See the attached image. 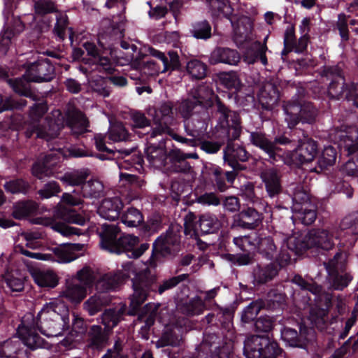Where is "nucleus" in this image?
<instances>
[{
    "instance_id": "nucleus-1",
    "label": "nucleus",
    "mask_w": 358,
    "mask_h": 358,
    "mask_svg": "<svg viewBox=\"0 0 358 358\" xmlns=\"http://www.w3.org/2000/svg\"><path fill=\"white\" fill-rule=\"evenodd\" d=\"M121 270L109 272L102 276L96 287L103 292L115 290L122 284L131 279L134 293L131 298L128 314L135 315L141 310V306L148 297L155 294H162L172 289L180 282L187 280L189 275L183 273L159 282L156 274L149 268L138 269L133 262L122 264Z\"/></svg>"
},
{
    "instance_id": "nucleus-2",
    "label": "nucleus",
    "mask_w": 358,
    "mask_h": 358,
    "mask_svg": "<svg viewBox=\"0 0 358 358\" xmlns=\"http://www.w3.org/2000/svg\"><path fill=\"white\" fill-rule=\"evenodd\" d=\"M48 337L57 336L70 330L69 309L62 302L45 303L36 317L26 313L17 328V334L23 343L31 350L48 349L50 344L38 333Z\"/></svg>"
},
{
    "instance_id": "nucleus-3",
    "label": "nucleus",
    "mask_w": 358,
    "mask_h": 358,
    "mask_svg": "<svg viewBox=\"0 0 358 358\" xmlns=\"http://www.w3.org/2000/svg\"><path fill=\"white\" fill-rule=\"evenodd\" d=\"M102 248L111 252L126 253L128 257L139 258L150 247L149 243L140 244L138 236L134 235H120V229L114 224H103L100 233Z\"/></svg>"
},
{
    "instance_id": "nucleus-4",
    "label": "nucleus",
    "mask_w": 358,
    "mask_h": 358,
    "mask_svg": "<svg viewBox=\"0 0 358 358\" xmlns=\"http://www.w3.org/2000/svg\"><path fill=\"white\" fill-rule=\"evenodd\" d=\"M55 78V66L45 58L27 64L25 73L20 78L8 80L9 86L20 96L35 99L30 83L50 82Z\"/></svg>"
},
{
    "instance_id": "nucleus-5",
    "label": "nucleus",
    "mask_w": 358,
    "mask_h": 358,
    "mask_svg": "<svg viewBox=\"0 0 358 358\" xmlns=\"http://www.w3.org/2000/svg\"><path fill=\"white\" fill-rule=\"evenodd\" d=\"M320 74L331 80L328 87L330 99H344L358 108V83H346L342 69L338 65H324Z\"/></svg>"
},
{
    "instance_id": "nucleus-6",
    "label": "nucleus",
    "mask_w": 358,
    "mask_h": 358,
    "mask_svg": "<svg viewBox=\"0 0 358 358\" xmlns=\"http://www.w3.org/2000/svg\"><path fill=\"white\" fill-rule=\"evenodd\" d=\"M335 245L334 236L327 231L319 229L310 230L303 237L290 236L287 238V248L296 255L312 250L318 253L331 250Z\"/></svg>"
},
{
    "instance_id": "nucleus-7",
    "label": "nucleus",
    "mask_w": 358,
    "mask_h": 358,
    "mask_svg": "<svg viewBox=\"0 0 358 358\" xmlns=\"http://www.w3.org/2000/svg\"><path fill=\"white\" fill-rule=\"evenodd\" d=\"M148 159L152 164H157L159 166H166L167 159L176 166V171L187 173L191 166L187 162V159H198L199 156L196 152L185 153L180 149L173 148L169 152L160 146L150 145L145 150Z\"/></svg>"
},
{
    "instance_id": "nucleus-8",
    "label": "nucleus",
    "mask_w": 358,
    "mask_h": 358,
    "mask_svg": "<svg viewBox=\"0 0 358 358\" xmlns=\"http://www.w3.org/2000/svg\"><path fill=\"white\" fill-rule=\"evenodd\" d=\"M246 358H285V352L278 342L268 336L253 335L244 342Z\"/></svg>"
},
{
    "instance_id": "nucleus-9",
    "label": "nucleus",
    "mask_w": 358,
    "mask_h": 358,
    "mask_svg": "<svg viewBox=\"0 0 358 358\" xmlns=\"http://www.w3.org/2000/svg\"><path fill=\"white\" fill-rule=\"evenodd\" d=\"M299 329L298 331L293 328L284 327L280 330L282 340L292 348L304 349L307 351L315 349L317 341L315 329L301 323Z\"/></svg>"
},
{
    "instance_id": "nucleus-10",
    "label": "nucleus",
    "mask_w": 358,
    "mask_h": 358,
    "mask_svg": "<svg viewBox=\"0 0 358 358\" xmlns=\"http://www.w3.org/2000/svg\"><path fill=\"white\" fill-rule=\"evenodd\" d=\"M62 152H50L45 155L42 159H38L31 166V174L38 179L44 177L60 176L64 170L62 162Z\"/></svg>"
},
{
    "instance_id": "nucleus-11",
    "label": "nucleus",
    "mask_w": 358,
    "mask_h": 358,
    "mask_svg": "<svg viewBox=\"0 0 358 358\" xmlns=\"http://www.w3.org/2000/svg\"><path fill=\"white\" fill-rule=\"evenodd\" d=\"M93 273L88 267H84L77 272V282L69 285L64 292V296L72 303H78L86 296L88 289L94 284Z\"/></svg>"
},
{
    "instance_id": "nucleus-12",
    "label": "nucleus",
    "mask_w": 358,
    "mask_h": 358,
    "mask_svg": "<svg viewBox=\"0 0 358 358\" xmlns=\"http://www.w3.org/2000/svg\"><path fill=\"white\" fill-rule=\"evenodd\" d=\"M250 141L251 143L262 150L267 156L265 158L268 162L275 165L278 162H285V148H277L271 139H269L267 135L262 131H252L250 134Z\"/></svg>"
},
{
    "instance_id": "nucleus-13",
    "label": "nucleus",
    "mask_w": 358,
    "mask_h": 358,
    "mask_svg": "<svg viewBox=\"0 0 358 358\" xmlns=\"http://www.w3.org/2000/svg\"><path fill=\"white\" fill-rule=\"evenodd\" d=\"M174 108L175 105L170 101H162L155 108L153 120L156 126L154 128H150L151 138L161 135L163 132L171 131L170 126L174 121Z\"/></svg>"
},
{
    "instance_id": "nucleus-14",
    "label": "nucleus",
    "mask_w": 358,
    "mask_h": 358,
    "mask_svg": "<svg viewBox=\"0 0 358 358\" xmlns=\"http://www.w3.org/2000/svg\"><path fill=\"white\" fill-rule=\"evenodd\" d=\"M250 157L251 155L246 149L238 144L228 143L224 149V164L238 175L248 170V166L244 163L248 162Z\"/></svg>"
},
{
    "instance_id": "nucleus-15",
    "label": "nucleus",
    "mask_w": 358,
    "mask_h": 358,
    "mask_svg": "<svg viewBox=\"0 0 358 358\" xmlns=\"http://www.w3.org/2000/svg\"><path fill=\"white\" fill-rule=\"evenodd\" d=\"M83 47L86 50L87 55L89 56L84 60L85 64L95 65L94 69L106 74H113L117 71L110 58L101 55V50L94 43L85 42Z\"/></svg>"
},
{
    "instance_id": "nucleus-16",
    "label": "nucleus",
    "mask_w": 358,
    "mask_h": 358,
    "mask_svg": "<svg viewBox=\"0 0 358 358\" xmlns=\"http://www.w3.org/2000/svg\"><path fill=\"white\" fill-rule=\"evenodd\" d=\"M318 146L317 141L308 137L289 153V159L284 162L296 165L312 162L319 154Z\"/></svg>"
},
{
    "instance_id": "nucleus-17",
    "label": "nucleus",
    "mask_w": 358,
    "mask_h": 358,
    "mask_svg": "<svg viewBox=\"0 0 358 358\" xmlns=\"http://www.w3.org/2000/svg\"><path fill=\"white\" fill-rule=\"evenodd\" d=\"M206 174L212 181L213 187L220 192H225L233 185L238 176L235 171H224L220 166L208 164L205 166Z\"/></svg>"
},
{
    "instance_id": "nucleus-18",
    "label": "nucleus",
    "mask_w": 358,
    "mask_h": 358,
    "mask_svg": "<svg viewBox=\"0 0 358 358\" xmlns=\"http://www.w3.org/2000/svg\"><path fill=\"white\" fill-rule=\"evenodd\" d=\"M260 178L266 196L271 199H278L284 189L281 171L274 167L268 168L261 172Z\"/></svg>"
},
{
    "instance_id": "nucleus-19",
    "label": "nucleus",
    "mask_w": 358,
    "mask_h": 358,
    "mask_svg": "<svg viewBox=\"0 0 358 358\" xmlns=\"http://www.w3.org/2000/svg\"><path fill=\"white\" fill-rule=\"evenodd\" d=\"M264 216L254 208H243L234 216L233 228L252 230L262 225Z\"/></svg>"
},
{
    "instance_id": "nucleus-20",
    "label": "nucleus",
    "mask_w": 358,
    "mask_h": 358,
    "mask_svg": "<svg viewBox=\"0 0 358 358\" xmlns=\"http://www.w3.org/2000/svg\"><path fill=\"white\" fill-rule=\"evenodd\" d=\"M331 139L338 147L344 148L348 155L358 151V128L350 127L345 131L336 129L330 134Z\"/></svg>"
},
{
    "instance_id": "nucleus-21",
    "label": "nucleus",
    "mask_w": 358,
    "mask_h": 358,
    "mask_svg": "<svg viewBox=\"0 0 358 358\" xmlns=\"http://www.w3.org/2000/svg\"><path fill=\"white\" fill-rule=\"evenodd\" d=\"M210 120V117L208 110L193 115L192 117L183 122L185 132L194 139L195 138H200L207 134Z\"/></svg>"
},
{
    "instance_id": "nucleus-22",
    "label": "nucleus",
    "mask_w": 358,
    "mask_h": 358,
    "mask_svg": "<svg viewBox=\"0 0 358 358\" xmlns=\"http://www.w3.org/2000/svg\"><path fill=\"white\" fill-rule=\"evenodd\" d=\"M62 201L70 207L79 206L83 203L80 198L73 196L69 193H64ZM61 218L66 222L76 224L80 226L85 224L87 220L71 208H65L60 213Z\"/></svg>"
},
{
    "instance_id": "nucleus-23",
    "label": "nucleus",
    "mask_w": 358,
    "mask_h": 358,
    "mask_svg": "<svg viewBox=\"0 0 358 358\" xmlns=\"http://www.w3.org/2000/svg\"><path fill=\"white\" fill-rule=\"evenodd\" d=\"M209 5L215 14L217 15H222L231 22L236 35H239L241 39L246 38V35L243 36V34L241 33L238 23L235 22V18L236 17L233 15L234 8L231 6L229 0H209Z\"/></svg>"
},
{
    "instance_id": "nucleus-24",
    "label": "nucleus",
    "mask_w": 358,
    "mask_h": 358,
    "mask_svg": "<svg viewBox=\"0 0 358 358\" xmlns=\"http://www.w3.org/2000/svg\"><path fill=\"white\" fill-rule=\"evenodd\" d=\"M241 55L238 50L226 47H216L211 52L209 63L211 65L224 64L236 66L241 61Z\"/></svg>"
},
{
    "instance_id": "nucleus-25",
    "label": "nucleus",
    "mask_w": 358,
    "mask_h": 358,
    "mask_svg": "<svg viewBox=\"0 0 358 358\" xmlns=\"http://www.w3.org/2000/svg\"><path fill=\"white\" fill-rule=\"evenodd\" d=\"M122 208L123 203L119 197L106 198L98 208V213L106 220L115 221L121 217Z\"/></svg>"
},
{
    "instance_id": "nucleus-26",
    "label": "nucleus",
    "mask_w": 358,
    "mask_h": 358,
    "mask_svg": "<svg viewBox=\"0 0 358 358\" xmlns=\"http://www.w3.org/2000/svg\"><path fill=\"white\" fill-rule=\"evenodd\" d=\"M219 80L227 91L224 92L229 99L237 100L238 93L241 90L243 84L238 76L234 71L222 72L219 74Z\"/></svg>"
},
{
    "instance_id": "nucleus-27",
    "label": "nucleus",
    "mask_w": 358,
    "mask_h": 358,
    "mask_svg": "<svg viewBox=\"0 0 358 358\" xmlns=\"http://www.w3.org/2000/svg\"><path fill=\"white\" fill-rule=\"evenodd\" d=\"M280 99L278 87L273 83H266L258 94L259 104L265 110H272Z\"/></svg>"
},
{
    "instance_id": "nucleus-28",
    "label": "nucleus",
    "mask_w": 358,
    "mask_h": 358,
    "mask_svg": "<svg viewBox=\"0 0 358 358\" xmlns=\"http://www.w3.org/2000/svg\"><path fill=\"white\" fill-rule=\"evenodd\" d=\"M199 101L194 100L189 94L185 99H182L175 104V110L178 115H180L183 122L192 117L193 115L199 114L205 110Z\"/></svg>"
},
{
    "instance_id": "nucleus-29",
    "label": "nucleus",
    "mask_w": 358,
    "mask_h": 358,
    "mask_svg": "<svg viewBox=\"0 0 358 358\" xmlns=\"http://www.w3.org/2000/svg\"><path fill=\"white\" fill-rule=\"evenodd\" d=\"M279 268L274 263L257 264L253 269V282L255 285H262L273 280L278 275Z\"/></svg>"
},
{
    "instance_id": "nucleus-30",
    "label": "nucleus",
    "mask_w": 358,
    "mask_h": 358,
    "mask_svg": "<svg viewBox=\"0 0 358 358\" xmlns=\"http://www.w3.org/2000/svg\"><path fill=\"white\" fill-rule=\"evenodd\" d=\"M189 94L196 101H199V104L208 110L214 106L215 97H217L213 88L208 85H201L197 87L192 89Z\"/></svg>"
},
{
    "instance_id": "nucleus-31",
    "label": "nucleus",
    "mask_w": 358,
    "mask_h": 358,
    "mask_svg": "<svg viewBox=\"0 0 358 358\" xmlns=\"http://www.w3.org/2000/svg\"><path fill=\"white\" fill-rule=\"evenodd\" d=\"M110 333L100 325H92L87 331L88 346L94 350H101L106 344Z\"/></svg>"
},
{
    "instance_id": "nucleus-32",
    "label": "nucleus",
    "mask_w": 358,
    "mask_h": 358,
    "mask_svg": "<svg viewBox=\"0 0 358 358\" xmlns=\"http://www.w3.org/2000/svg\"><path fill=\"white\" fill-rule=\"evenodd\" d=\"M171 247L157 238L152 244V254L148 259L150 266L155 268L162 258L174 255L175 250Z\"/></svg>"
},
{
    "instance_id": "nucleus-33",
    "label": "nucleus",
    "mask_w": 358,
    "mask_h": 358,
    "mask_svg": "<svg viewBox=\"0 0 358 358\" xmlns=\"http://www.w3.org/2000/svg\"><path fill=\"white\" fill-rule=\"evenodd\" d=\"M90 174L88 169H74L67 171L62 176H56L64 184L70 186H80L81 187L86 182Z\"/></svg>"
},
{
    "instance_id": "nucleus-34",
    "label": "nucleus",
    "mask_w": 358,
    "mask_h": 358,
    "mask_svg": "<svg viewBox=\"0 0 358 358\" xmlns=\"http://www.w3.org/2000/svg\"><path fill=\"white\" fill-rule=\"evenodd\" d=\"M66 124L76 136L83 134L89 127V122L85 115L80 111L69 113Z\"/></svg>"
},
{
    "instance_id": "nucleus-35",
    "label": "nucleus",
    "mask_w": 358,
    "mask_h": 358,
    "mask_svg": "<svg viewBox=\"0 0 358 358\" xmlns=\"http://www.w3.org/2000/svg\"><path fill=\"white\" fill-rule=\"evenodd\" d=\"M306 206L302 207L299 204L292 207L293 213L301 222L306 226L312 224L317 218V206L314 203H306Z\"/></svg>"
},
{
    "instance_id": "nucleus-36",
    "label": "nucleus",
    "mask_w": 358,
    "mask_h": 358,
    "mask_svg": "<svg viewBox=\"0 0 358 358\" xmlns=\"http://www.w3.org/2000/svg\"><path fill=\"white\" fill-rule=\"evenodd\" d=\"M189 34L196 40L206 41L213 36L211 24L206 19L194 21L191 24Z\"/></svg>"
},
{
    "instance_id": "nucleus-37",
    "label": "nucleus",
    "mask_w": 358,
    "mask_h": 358,
    "mask_svg": "<svg viewBox=\"0 0 358 358\" xmlns=\"http://www.w3.org/2000/svg\"><path fill=\"white\" fill-rule=\"evenodd\" d=\"M303 102L298 99H292L284 105L283 110L286 114L285 120L289 127H294L300 122V115Z\"/></svg>"
},
{
    "instance_id": "nucleus-38",
    "label": "nucleus",
    "mask_w": 358,
    "mask_h": 358,
    "mask_svg": "<svg viewBox=\"0 0 358 358\" xmlns=\"http://www.w3.org/2000/svg\"><path fill=\"white\" fill-rule=\"evenodd\" d=\"M214 106L216 107L217 113L220 115V120L226 122L229 127H230V122H232L235 126L241 123L239 115L231 110L218 96L215 97Z\"/></svg>"
},
{
    "instance_id": "nucleus-39",
    "label": "nucleus",
    "mask_w": 358,
    "mask_h": 358,
    "mask_svg": "<svg viewBox=\"0 0 358 358\" xmlns=\"http://www.w3.org/2000/svg\"><path fill=\"white\" fill-rule=\"evenodd\" d=\"M94 144L98 151L101 152H106V154H96V157L101 160L112 159L113 158V157H115L116 152L122 155L124 154V157H129L131 154V151L127 149L120 150L114 152L113 150L108 148L106 145L105 137L101 134H96L94 136Z\"/></svg>"
},
{
    "instance_id": "nucleus-40",
    "label": "nucleus",
    "mask_w": 358,
    "mask_h": 358,
    "mask_svg": "<svg viewBox=\"0 0 358 358\" xmlns=\"http://www.w3.org/2000/svg\"><path fill=\"white\" fill-rule=\"evenodd\" d=\"M336 157L337 152L335 148L331 145L324 147L317 159V166L314 168L315 171L320 173L333 166L336 162Z\"/></svg>"
},
{
    "instance_id": "nucleus-41",
    "label": "nucleus",
    "mask_w": 358,
    "mask_h": 358,
    "mask_svg": "<svg viewBox=\"0 0 358 358\" xmlns=\"http://www.w3.org/2000/svg\"><path fill=\"white\" fill-rule=\"evenodd\" d=\"M230 344L231 346V355H233V343L231 341L224 342L220 345V337L215 333H208L206 331L203 334V340L202 342V348L208 350L210 352V358L214 353L220 352L223 347Z\"/></svg>"
},
{
    "instance_id": "nucleus-42",
    "label": "nucleus",
    "mask_w": 358,
    "mask_h": 358,
    "mask_svg": "<svg viewBox=\"0 0 358 358\" xmlns=\"http://www.w3.org/2000/svg\"><path fill=\"white\" fill-rule=\"evenodd\" d=\"M233 313L229 308L220 310L216 314L209 313L206 316V322L211 326L227 329L231 322Z\"/></svg>"
},
{
    "instance_id": "nucleus-43",
    "label": "nucleus",
    "mask_w": 358,
    "mask_h": 358,
    "mask_svg": "<svg viewBox=\"0 0 358 358\" xmlns=\"http://www.w3.org/2000/svg\"><path fill=\"white\" fill-rule=\"evenodd\" d=\"M131 120L133 122V131L136 132L140 137L145 134H150L152 133L150 131V121L146 117L144 113L140 111H134L131 113Z\"/></svg>"
},
{
    "instance_id": "nucleus-44",
    "label": "nucleus",
    "mask_w": 358,
    "mask_h": 358,
    "mask_svg": "<svg viewBox=\"0 0 358 358\" xmlns=\"http://www.w3.org/2000/svg\"><path fill=\"white\" fill-rule=\"evenodd\" d=\"M266 50L267 47L265 44L258 43L255 47L247 50L244 54L243 59L249 64L260 62L263 65H266L268 64L266 55Z\"/></svg>"
},
{
    "instance_id": "nucleus-45",
    "label": "nucleus",
    "mask_w": 358,
    "mask_h": 358,
    "mask_svg": "<svg viewBox=\"0 0 358 358\" xmlns=\"http://www.w3.org/2000/svg\"><path fill=\"white\" fill-rule=\"evenodd\" d=\"M221 226V222L213 214L205 213L200 216L199 227L203 234L217 233Z\"/></svg>"
},
{
    "instance_id": "nucleus-46",
    "label": "nucleus",
    "mask_w": 358,
    "mask_h": 358,
    "mask_svg": "<svg viewBox=\"0 0 358 358\" xmlns=\"http://www.w3.org/2000/svg\"><path fill=\"white\" fill-rule=\"evenodd\" d=\"M104 186L96 179H91L83 185L81 194L85 198H100L103 196Z\"/></svg>"
},
{
    "instance_id": "nucleus-47",
    "label": "nucleus",
    "mask_w": 358,
    "mask_h": 358,
    "mask_svg": "<svg viewBox=\"0 0 358 358\" xmlns=\"http://www.w3.org/2000/svg\"><path fill=\"white\" fill-rule=\"evenodd\" d=\"M35 210L36 206L33 201H19L13 206L12 216L16 220H22L29 216Z\"/></svg>"
},
{
    "instance_id": "nucleus-48",
    "label": "nucleus",
    "mask_w": 358,
    "mask_h": 358,
    "mask_svg": "<svg viewBox=\"0 0 358 358\" xmlns=\"http://www.w3.org/2000/svg\"><path fill=\"white\" fill-rule=\"evenodd\" d=\"M35 282L41 287L54 288L58 285L57 275L50 270L38 271L34 275Z\"/></svg>"
},
{
    "instance_id": "nucleus-49",
    "label": "nucleus",
    "mask_w": 358,
    "mask_h": 358,
    "mask_svg": "<svg viewBox=\"0 0 358 358\" xmlns=\"http://www.w3.org/2000/svg\"><path fill=\"white\" fill-rule=\"evenodd\" d=\"M182 339L180 331L173 327H166L163 331L159 344L161 347L178 346Z\"/></svg>"
},
{
    "instance_id": "nucleus-50",
    "label": "nucleus",
    "mask_w": 358,
    "mask_h": 358,
    "mask_svg": "<svg viewBox=\"0 0 358 358\" xmlns=\"http://www.w3.org/2000/svg\"><path fill=\"white\" fill-rule=\"evenodd\" d=\"M4 189L7 192L16 194H27L31 189V184L22 178H15L5 182Z\"/></svg>"
},
{
    "instance_id": "nucleus-51",
    "label": "nucleus",
    "mask_w": 358,
    "mask_h": 358,
    "mask_svg": "<svg viewBox=\"0 0 358 358\" xmlns=\"http://www.w3.org/2000/svg\"><path fill=\"white\" fill-rule=\"evenodd\" d=\"M265 304L262 300L252 301L242 311L241 320L243 323L255 322Z\"/></svg>"
},
{
    "instance_id": "nucleus-52",
    "label": "nucleus",
    "mask_w": 358,
    "mask_h": 358,
    "mask_svg": "<svg viewBox=\"0 0 358 358\" xmlns=\"http://www.w3.org/2000/svg\"><path fill=\"white\" fill-rule=\"evenodd\" d=\"M257 251L262 257L268 260L273 259L277 252L273 238L271 236L261 238L258 243Z\"/></svg>"
},
{
    "instance_id": "nucleus-53",
    "label": "nucleus",
    "mask_w": 358,
    "mask_h": 358,
    "mask_svg": "<svg viewBox=\"0 0 358 358\" xmlns=\"http://www.w3.org/2000/svg\"><path fill=\"white\" fill-rule=\"evenodd\" d=\"M186 69L192 79L202 80L207 76L208 66L201 61L194 59L187 62Z\"/></svg>"
},
{
    "instance_id": "nucleus-54",
    "label": "nucleus",
    "mask_w": 358,
    "mask_h": 358,
    "mask_svg": "<svg viewBox=\"0 0 358 358\" xmlns=\"http://www.w3.org/2000/svg\"><path fill=\"white\" fill-rule=\"evenodd\" d=\"M122 318V313L115 309L106 310L101 315V323L104 325L103 329L110 333Z\"/></svg>"
},
{
    "instance_id": "nucleus-55",
    "label": "nucleus",
    "mask_w": 358,
    "mask_h": 358,
    "mask_svg": "<svg viewBox=\"0 0 358 358\" xmlns=\"http://www.w3.org/2000/svg\"><path fill=\"white\" fill-rule=\"evenodd\" d=\"M311 323L317 329L322 331L327 327L328 319V310L317 306L311 308L310 311Z\"/></svg>"
},
{
    "instance_id": "nucleus-56",
    "label": "nucleus",
    "mask_w": 358,
    "mask_h": 358,
    "mask_svg": "<svg viewBox=\"0 0 358 358\" xmlns=\"http://www.w3.org/2000/svg\"><path fill=\"white\" fill-rule=\"evenodd\" d=\"M120 219L122 223L129 227H136L143 222L142 213L134 207L129 208Z\"/></svg>"
},
{
    "instance_id": "nucleus-57",
    "label": "nucleus",
    "mask_w": 358,
    "mask_h": 358,
    "mask_svg": "<svg viewBox=\"0 0 358 358\" xmlns=\"http://www.w3.org/2000/svg\"><path fill=\"white\" fill-rule=\"evenodd\" d=\"M162 64L164 66L162 72L180 71L182 64L178 52L175 50L169 51L162 62Z\"/></svg>"
},
{
    "instance_id": "nucleus-58",
    "label": "nucleus",
    "mask_w": 358,
    "mask_h": 358,
    "mask_svg": "<svg viewBox=\"0 0 358 358\" xmlns=\"http://www.w3.org/2000/svg\"><path fill=\"white\" fill-rule=\"evenodd\" d=\"M334 29L335 31H338L342 41L347 42L350 40L348 15L343 13L338 15V19L334 25Z\"/></svg>"
},
{
    "instance_id": "nucleus-59",
    "label": "nucleus",
    "mask_w": 358,
    "mask_h": 358,
    "mask_svg": "<svg viewBox=\"0 0 358 358\" xmlns=\"http://www.w3.org/2000/svg\"><path fill=\"white\" fill-rule=\"evenodd\" d=\"M159 306L160 305L159 303L155 304L149 303L144 306L143 309L141 310V313L139 314L140 317H142L144 313L148 314L145 319V324L142 327L143 329L149 330L155 324V317Z\"/></svg>"
},
{
    "instance_id": "nucleus-60",
    "label": "nucleus",
    "mask_w": 358,
    "mask_h": 358,
    "mask_svg": "<svg viewBox=\"0 0 358 358\" xmlns=\"http://www.w3.org/2000/svg\"><path fill=\"white\" fill-rule=\"evenodd\" d=\"M35 13L40 16L58 12L56 3L51 0H38L34 3Z\"/></svg>"
},
{
    "instance_id": "nucleus-61",
    "label": "nucleus",
    "mask_w": 358,
    "mask_h": 358,
    "mask_svg": "<svg viewBox=\"0 0 358 358\" xmlns=\"http://www.w3.org/2000/svg\"><path fill=\"white\" fill-rule=\"evenodd\" d=\"M317 114V110L314 105L310 102L304 101L300 115V122L313 124L316 120Z\"/></svg>"
},
{
    "instance_id": "nucleus-62",
    "label": "nucleus",
    "mask_w": 358,
    "mask_h": 358,
    "mask_svg": "<svg viewBox=\"0 0 358 358\" xmlns=\"http://www.w3.org/2000/svg\"><path fill=\"white\" fill-rule=\"evenodd\" d=\"M222 257L224 259L236 266L249 265L252 262V257L249 252L238 254L225 253Z\"/></svg>"
},
{
    "instance_id": "nucleus-63",
    "label": "nucleus",
    "mask_w": 358,
    "mask_h": 358,
    "mask_svg": "<svg viewBox=\"0 0 358 358\" xmlns=\"http://www.w3.org/2000/svg\"><path fill=\"white\" fill-rule=\"evenodd\" d=\"M61 190L59 183L52 180L45 183L37 193L41 199H44L56 196Z\"/></svg>"
},
{
    "instance_id": "nucleus-64",
    "label": "nucleus",
    "mask_w": 358,
    "mask_h": 358,
    "mask_svg": "<svg viewBox=\"0 0 358 358\" xmlns=\"http://www.w3.org/2000/svg\"><path fill=\"white\" fill-rule=\"evenodd\" d=\"M349 224L350 226L344 232L345 234H350V238L348 239L350 245L355 244L358 235V215L355 217L352 216L345 217L343 221V224Z\"/></svg>"
}]
</instances>
